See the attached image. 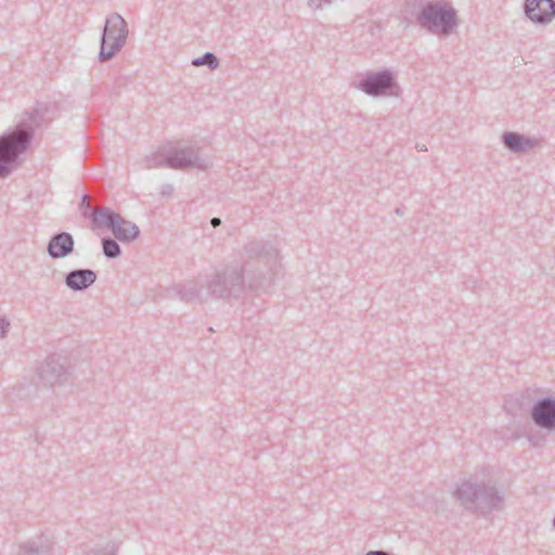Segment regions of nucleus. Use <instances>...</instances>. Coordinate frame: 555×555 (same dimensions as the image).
<instances>
[{"mask_svg": "<svg viewBox=\"0 0 555 555\" xmlns=\"http://www.w3.org/2000/svg\"><path fill=\"white\" fill-rule=\"evenodd\" d=\"M365 555H390L388 552L383 550L370 551Z\"/></svg>", "mask_w": 555, "mask_h": 555, "instance_id": "393cba45", "label": "nucleus"}, {"mask_svg": "<svg viewBox=\"0 0 555 555\" xmlns=\"http://www.w3.org/2000/svg\"><path fill=\"white\" fill-rule=\"evenodd\" d=\"M395 214L398 215V216H402L403 215V211L401 208H396L395 209Z\"/></svg>", "mask_w": 555, "mask_h": 555, "instance_id": "cd10ccee", "label": "nucleus"}, {"mask_svg": "<svg viewBox=\"0 0 555 555\" xmlns=\"http://www.w3.org/2000/svg\"><path fill=\"white\" fill-rule=\"evenodd\" d=\"M322 1V5H328L333 2V0H321Z\"/></svg>", "mask_w": 555, "mask_h": 555, "instance_id": "c85d7f7f", "label": "nucleus"}, {"mask_svg": "<svg viewBox=\"0 0 555 555\" xmlns=\"http://www.w3.org/2000/svg\"><path fill=\"white\" fill-rule=\"evenodd\" d=\"M74 246V236L68 232L59 231L50 237L47 253L52 259L65 258L73 254Z\"/></svg>", "mask_w": 555, "mask_h": 555, "instance_id": "9b49d317", "label": "nucleus"}, {"mask_svg": "<svg viewBox=\"0 0 555 555\" xmlns=\"http://www.w3.org/2000/svg\"><path fill=\"white\" fill-rule=\"evenodd\" d=\"M456 498L466 509H479L482 514L504 508V494L492 485L479 486L465 480L455 491Z\"/></svg>", "mask_w": 555, "mask_h": 555, "instance_id": "7ed1b4c3", "label": "nucleus"}, {"mask_svg": "<svg viewBox=\"0 0 555 555\" xmlns=\"http://www.w3.org/2000/svg\"><path fill=\"white\" fill-rule=\"evenodd\" d=\"M79 211L82 215V217L88 218L90 220L91 214H95V210H93L90 205L88 204V195L85 194L81 198V202L79 204Z\"/></svg>", "mask_w": 555, "mask_h": 555, "instance_id": "412c9836", "label": "nucleus"}, {"mask_svg": "<svg viewBox=\"0 0 555 555\" xmlns=\"http://www.w3.org/2000/svg\"><path fill=\"white\" fill-rule=\"evenodd\" d=\"M53 545L48 535L39 534L20 543L17 555H52Z\"/></svg>", "mask_w": 555, "mask_h": 555, "instance_id": "ddd939ff", "label": "nucleus"}, {"mask_svg": "<svg viewBox=\"0 0 555 555\" xmlns=\"http://www.w3.org/2000/svg\"><path fill=\"white\" fill-rule=\"evenodd\" d=\"M416 23L428 31L451 34L459 25L455 9L444 0L428 1L421 5Z\"/></svg>", "mask_w": 555, "mask_h": 555, "instance_id": "20e7f679", "label": "nucleus"}, {"mask_svg": "<svg viewBox=\"0 0 555 555\" xmlns=\"http://www.w3.org/2000/svg\"><path fill=\"white\" fill-rule=\"evenodd\" d=\"M142 163L145 169L158 167L169 168V144L146 155Z\"/></svg>", "mask_w": 555, "mask_h": 555, "instance_id": "f3484780", "label": "nucleus"}, {"mask_svg": "<svg viewBox=\"0 0 555 555\" xmlns=\"http://www.w3.org/2000/svg\"><path fill=\"white\" fill-rule=\"evenodd\" d=\"M11 323L5 317H0V339L8 336Z\"/></svg>", "mask_w": 555, "mask_h": 555, "instance_id": "4be33fe9", "label": "nucleus"}, {"mask_svg": "<svg viewBox=\"0 0 555 555\" xmlns=\"http://www.w3.org/2000/svg\"><path fill=\"white\" fill-rule=\"evenodd\" d=\"M103 255L108 259H116L121 255V248L116 238L104 236L101 238Z\"/></svg>", "mask_w": 555, "mask_h": 555, "instance_id": "6ab92c4d", "label": "nucleus"}, {"mask_svg": "<svg viewBox=\"0 0 555 555\" xmlns=\"http://www.w3.org/2000/svg\"><path fill=\"white\" fill-rule=\"evenodd\" d=\"M175 296L185 302H193L201 299V292L195 285L176 284L170 289Z\"/></svg>", "mask_w": 555, "mask_h": 555, "instance_id": "a211bd4d", "label": "nucleus"}, {"mask_svg": "<svg viewBox=\"0 0 555 555\" xmlns=\"http://www.w3.org/2000/svg\"><path fill=\"white\" fill-rule=\"evenodd\" d=\"M112 234L121 243H131L139 237L140 229L135 223L120 216L112 230Z\"/></svg>", "mask_w": 555, "mask_h": 555, "instance_id": "2eb2a0df", "label": "nucleus"}, {"mask_svg": "<svg viewBox=\"0 0 555 555\" xmlns=\"http://www.w3.org/2000/svg\"><path fill=\"white\" fill-rule=\"evenodd\" d=\"M533 423L547 430L555 429V398L545 397L539 399L530 412Z\"/></svg>", "mask_w": 555, "mask_h": 555, "instance_id": "9d476101", "label": "nucleus"}, {"mask_svg": "<svg viewBox=\"0 0 555 555\" xmlns=\"http://www.w3.org/2000/svg\"><path fill=\"white\" fill-rule=\"evenodd\" d=\"M96 278L92 269H74L66 273L64 283L74 292H83L95 283Z\"/></svg>", "mask_w": 555, "mask_h": 555, "instance_id": "f8f14e48", "label": "nucleus"}, {"mask_svg": "<svg viewBox=\"0 0 555 555\" xmlns=\"http://www.w3.org/2000/svg\"><path fill=\"white\" fill-rule=\"evenodd\" d=\"M173 192V186L172 184H169V183H166V184H163L162 185V191H160V194L162 195H171Z\"/></svg>", "mask_w": 555, "mask_h": 555, "instance_id": "b1692460", "label": "nucleus"}, {"mask_svg": "<svg viewBox=\"0 0 555 555\" xmlns=\"http://www.w3.org/2000/svg\"><path fill=\"white\" fill-rule=\"evenodd\" d=\"M204 169L205 162L198 156V150L193 145L169 144V168L186 170L189 168Z\"/></svg>", "mask_w": 555, "mask_h": 555, "instance_id": "6e6552de", "label": "nucleus"}, {"mask_svg": "<svg viewBox=\"0 0 555 555\" xmlns=\"http://www.w3.org/2000/svg\"><path fill=\"white\" fill-rule=\"evenodd\" d=\"M552 522H553V527H554V529H555V517L553 518V521H552Z\"/></svg>", "mask_w": 555, "mask_h": 555, "instance_id": "c756f323", "label": "nucleus"}, {"mask_svg": "<svg viewBox=\"0 0 555 555\" xmlns=\"http://www.w3.org/2000/svg\"><path fill=\"white\" fill-rule=\"evenodd\" d=\"M219 59L212 52H205L202 56L196 57L192 61V65L195 67L207 66L210 69L219 67Z\"/></svg>", "mask_w": 555, "mask_h": 555, "instance_id": "aec40b11", "label": "nucleus"}, {"mask_svg": "<svg viewBox=\"0 0 555 555\" xmlns=\"http://www.w3.org/2000/svg\"><path fill=\"white\" fill-rule=\"evenodd\" d=\"M37 374L47 386L61 385L68 380L72 366L67 358L52 353L37 367Z\"/></svg>", "mask_w": 555, "mask_h": 555, "instance_id": "0eeeda50", "label": "nucleus"}, {"mask_svg": "<svg viewBox=\"0 0 555 555\" xmlns=\"http://www.w3.org/2000/svg\"><path fill=\"white\" fill-rule=\"evenodd\" d=\"M46 107L37 103L25 111L18 122L0 135V179L8 178L18 166L20 157L30 147L35 130L44 119Z\"/></svg>", "mask_w": 555, "mask_h": 555, "instance_id": "f03ea898", "label": "nucleus"}, {"mask_svg": "<svg viewBox=\"0 0 555 555\" xmlns=\"http://www.w3.org/2000/svg\"><path fill=\"white\" fill-rule=\"evenodd\" d=\"M358 90H361L369 96L383 98V96H399L401 93L400 85L392 70H370L367 72L356 85Z\"/></svg>", "mask_w": 555, "mask_h": 555, "instance_id": "423d86ee", "label": "nucleus"}, {"mask_svg": "<svg viewBox=\"0 0 555 555\" xmlns=\"http://www.w3.org/2000/svg\"><path fill=\"white\" fill-rule=\"evenodd\" d=\"M524 13L533 24L546 26L555 18V0H525Z\"/></svg>", "mask_w": 555, "mask_h": 555, "instance_id": "1a4fd4ad", "label": "nucleus"}, {"mask_svg": "<svg viewBox=\"0 0 555 555\" xmlns=\"http://www.w3.org/2000/svg\"><path fill=\"white\" fill-rule=\"evenodd\" d=\"M416 149H417L418 151H422V152L427 151V147H426L424 144H423V145H421V144H418V143H417V144H416Z\"/></svg>", "mask_w": 555, "mask_h": 555, "instance_id": "bb28decb", "label": "nucleus"}, {"mask_svg": "<svg viewBox=\"0 0 555 555\" xmlns=\"http://www.w3.org/2000/svg\"><path fill=\"white\" fill-rule=\"evenodd\" d=\"M243 263L227 264L206 280L208 294L222 300L242 298L247 291H259L274 284L281 270L276 245L270 241L251 240L241 251Z\"/></svg>", "mask_w": 555, "mask_h": 555, "instance_id": "f257e3e1", "label": "nucleus"}, {"mask_svg": "<svg viewBox=\"0 0 555 555\" xmlns=\"http://www.w3.org/2000/svg\"><path fill=\"white\" fill-rule=\"evenodd\" d=\"M308 7L313 11L323 9L321 0H308Z\"/></svg>", "mask_w": 555, "mask_h": 555, "instance_id": "5701e85b", "label": "nucleus"}, {"mask_svg": "<svg viewBox=\"0 0 555 555\" xmlns=\"http://www.w3.org/2000/svg\"><path fill=\"white\" fill-rule=\"evenodd\" d=\"M210 224L214 227V228H217L221 224V219L218 218V217H214L210 219Z\"/></svg>", "mask_w": 555, "mask_h": 555, "instance_id": "a878e982", "label": "nucleus"}, {"mask_svg": "<svg viewBox=\"0 0 555 555\" xmlns=\"http://www.w3.org/2000/svg\"><path fill=\"white\" fill-rule=\"evenodd\" d=\"M120 215L111 209L109 207L103 206L95 210V214H91L90 222L93 228H104L112 232L115 224L118 222Z\"/></svg>", "mask_w": 555, "mask_h": 555, "instance_id": "dca6fc26", "label": "nucleus"}, {"mask_svg": "<svg viewBox=\"0 0 555 555\" xmlns=\"http://www.w3.org/2000/svg\"><path fill=\"white\" fill-rule=\"evenodd\" d=\"M129 35L128 24L119 13L109 14L102 30L99 61L112 60L126 44Z\"/></svg>", "mask_w": 555, "mask_h": 555, "instance_id": "39448f33", "label": "nucleus"}, {"mask_svg": "<svg viewBox=\"0 0 555 555\" xmlns=\"http://www.w3.org/2000/svg\"><path fill=\"white\" fill-rule=\"evenodd\" d=\"M501 142L505 149L513 153H525L533 150L538 144L539 140L534 138L525 137L515 131H505L501 135Z\"/></svg>", "mask_w": 555, "mask_h": 555, "instance_id": "4468645a", "label": "nucleus"}]
</instances>
